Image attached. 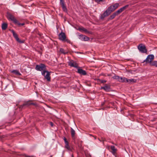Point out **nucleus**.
<instances>
[{"mask_svg": "<svg viewBox=\"0 0 157 157\" xmlns=\"http://www.w3.org/2000/svg\"><path fill=\"white\" fill-rule=\"evenodd\" d=\"M75 131L72 128H71V134L73 137H74L75 134Z\"/></svg>", "mask_w": 157, "mask_h": 157, "instance_id": "aec40b11", "label": "nucleus"}, {"mask_svg": "<svg viewBox=\"0 0 157 157\" xmlns=\"http://www.w3.org/2000/svg\"><path fill=\"white\" fill-rule=\"evenodd\" d=\"M7 27V25L6 23H3L2 24V28L3 30H5Z\"/></svg>", "mask_w": 157, "mask_h": 157, "instance_id": "a211bd4d", "label": "nucleus"}, {"mask_svg": "<svg viewBox=\"0 0 157 157\" xmlns=\"http://www.w3.org/2000/svg\"><path fill=\"white\" fill-rule=\"evenodd\" d=\"M136 79H133V78L128 79L127 78V82L130 83L135 82H136Z\"/></svg>", "mask_w": 157, "mask_h": 157, "instance_id": "4468645a", "label": "nucleus"}, {"mask_svg": "<svg viewBox=\"0 0 157 157\" xmlns=\"http://www.w3.org/2000/svg\"><path fill=\"white\" fill-rule=\"evenodd\" d=\"M111 149L112 150L111 152L113 155H115L117 149L115 148V147L113 146H110Z\"/></svg>", "mask_w": 157, "mask_h": 157, "instance_id": "ddd939ff", "label": "nucleus"}, {"mask_svg": "<svg viewBox=\"0 0 157 157\" xmlns=\"http://www.w3.org/2000/svg\"><path fill=\"white\" fill-rule=\"evenodd\" d=\"M117 15V14L116 13V12H115L114 13H113L112 15L110 16L109 19H112L113 18H114Z\"/></svg>", "mask_w": 157, "mask_h": 157, "instance_id": "412c9836", "label": "nucleus"}, {"mask_svg": "<svg viewBox=\"0 0 157 157\" xmlns=\"http://www.w3.org/2000/svg\"><path fill=\"white\" fill-rule=\"evenodd\" d=\"M59 51L61 53L64 54H65L67 53V52L66 51L65 52L64 49L62 48H60Z\"/></svg>", "mask_w": 157, "mask_h": 157, "instance_id": "5701e85b", "label": "nucleus"}, {"mask_svg": "<svg viewBox=\"0 0 157 157\" xmlns=\"http://www.w3.org/2000/svg\"><path fill=\"white\" fill-rule=\"evenodd\" d=\"M51 125L52 126H53V123H52L51 122Z\"/></svg>", "mask_w": 157, "mask_h": 157, "instance_id": "2f4dec72", "label": "nucleus"}, {"mask_svg": "<svg viewBox=\"0 0 157 157\" xmlns=\"http://www.w3.org/2000/svg\"><path fill=\"white\" fill-rule=\"evenodd\" d=\"M79 29L80 30H82L83 31H85V32L86 31V30L84 28H81V29Z\"/></svg>", "mask_w": 157, "mask_h": 157, "instance_id": "c85d7f7f", "label": "nucleus"}, {"mask_svg": "<svg viewBox=\"0 0 157 157\" xmlns=\"http://www.w3.org/2000/svg\"><path fill=\"white\" fill-rule=\"evenodd\" d=\"M35 69L39 71H42L41 72L42 75H43L44 78L47 79L48 81H50L51 78L50 77V72L45 70V66L43 64H41L40 65H36L35 67Z\"/></svg>", "mask_w": 157, "mask_h": 157, "instance_id": "f257e3e1", "label": "nucleus"}, {"mask_svg": "<svg viewBox=\"0 0 157 157\" xmlns=\"http://www.w3.org/2000/svg\"><path fill=\"white\" fill-rule=\"evenodd\" d=\"M34 103H26L25 104H23V105H34Z\"/></svg>", "mask_w": 157, "mask_h": 157, "instance_id": "393cba45", "label": "nucleus"}, {"mask_svg": "<svg viewBox=\"0 0 157 157\" xmlns=\"http://www.w3.org/2000/svg\"><path fill=\"white\" fill-rule=\"evenodd\" d=\"M120 77L118 76L117 75H114L112 77V78L114 79H115L117 80L118 81H119V79H120Z\"/></svg>", "mask_w": 157, "mask_h": 157, "instance_id": "b1692460", "label": "nucleus"}, {"mask_svg": "<svg viewBox=\"0 0 157 157\" xmlns=\"http://www.w3.org/2000/svg\"><path fill=\"white\" fill-rule=\"evenodd\" d=\"M138 49L142 53H146L147 52L145 45L142 44H140L138 46Z\"/></svg>", "mask_w": 157, "mask_h": 157, "instance_id": "7ed1b4c3", "label": "nucleus"}, {"mask_svg": "<svg viewBox=\"0 0 157 157\" xmlns=\"http://www.w3.org/2000/svg\"><path fill=\"white\" fill-rule=\"evenodd\" d=\"M128 6H124L122 7V8H120L118 10H117L116 12V13H117V15H118L120 13L122 12Z\"/></svg>", "mask_w": 157, "mask_h": 157, "instance_id": "1a4fd4ad", "label": "nucleus"}, {"mask_svg": "<svg viewBox=\"0 0 157 157\" xmlns=\"http://www.w3.org/2000/svg\"><path fill=\"white\" fill-rule=\"evenodd\" d=\"M101 89H103L105 91L108 92L110 90V88L109 86H108L107 85H105L104 86L101 87Z\"/></svg>", "mask_w": 157, "mask_h": 157, "instance_id": "9d476101", "label": "nucleus"}, {"mask_svg": "<svg viewBox=\"0 0 157 157\" xmlns=\"http://www.w3.org/2000/svg\"><path fill=\"white\" fill-rule=\"evenodd\" d=\"M60 3L61 5L65 4L64 3V1H63V0H60Z\"/></svg>", "mask_w": 157, "mask_h": 157, "instance_id": "bb28decb", "label": "nucleus"}, {"mask_svg": "<svg viewBox=\"0 0 157 157\" xmlns=\"http://www.w3.org/2000/svg\"><path fill=\"white\" fill-rule=\"evenodd\" d=\"M63 140L65 144V148L69 151H71V148L69 145V143L67 140L66 138L64 137V138Z\"/></svg>", "mask_w": 157, "mask_h": 157, "instance_id": "39448f33", "label": "nucleus"}, {"mask_svg": "<svg viewBox=\"0 0 157 157\" xmlns=\"http://www.w3.org/2000/svg\"><path fill=\"white\" fill-rule=\"evenodd\" d=\"M11 72L15 74L16 75H21V74L19 72V71L17 70H14L11 71Z\"/></svg>", "mask_w": 157, "mask_h": 157, "instance_id": "6ab92c4d", "label": "nucleus"}, {"mask_svg": "<svg viewBox=\"0 0 157 157\" xmlns=\"http://www.w3.org/2000/svg\"><path fill=\"white\" fill-rule=\"evenodd\" d=\"M59 39L62 41H64L66 36L65 34L63 32L61 33L59 35Z\"/></svg>", "mask_w": 157, "mask_h": 157, "instance_id": "0eeeda50", "label": "nucleus"}, {"mask_svg": "<svg viewBox=\"0 0 157 157\" xmlns=\"http://www.w3.org/2000/svg\"><path fill=\"white\" fill-rule=\"evenodd\" d=\"M11 32L13 33V36H14V37L15 38L16 40L17 41H19V38L18 37V36L17 33H16L13 30H10Z\"/></svg>", "mask_w": 157, "mask_h": 157, "instance_id": "9b49d317", "label": "nucleus"}, {"mask_svg": "<svg viewBox=\"0 0 157 157\" xmlns=\"http://www.w3.org/2000/svg\"><path fill=\"white\" fill-rule=\"evenodd\" d=\"M9 19L13 21L15 23H17L18 21L12 15L9 14L8 15Z\"/></svg>", "mask_w": 157, "mask_h": 157, "instance_id": "6e6552de", "label": "nucleus"}, {"mask_svg": "<svg viewBox=\"0 0 157 157\" xmlns=\"http://www.w3.org/2000/svg\"><path fill=\"white\" fill-rule=\"evenodd\" d=\"M64 11L66 12L67 11V9L65 4L61 5Z\"/></svg>", "mask_w": 157, "mask_h": 157, "instance_id": "4be33fe9", "label": "nucleus"}, {"mask_svg": "<svg viewBox=\"0 0 157 157\" xmlns=\"http://www.w3.org/2000/svg\"><path fill=\"white\" fill-rule=\"evenodd\" d=\"M154 58V55H149L147 56L146 59L144 61V62L146 63H151V61L153 60Z\"/></svg>", "mask_w": 157, "mask_h": 157, "instance_id": "20e7f679", "label": "nucleus"}, {"mask_svg": "<svg viewBox=\"0 0 157 157\" xmlns=\"http://www.w3.org/2000/svg\"><path fill=\"white\" fill-rule=\"evenodd\" d=\"M150 65L151 66H155L157 67V61H154L151 63H150Z\"/></svg>", "mask_w": 157, "mask_h": 157, "instance_id": "f3484780", "label": "nucleus"}, {"mask_svg": "<svg viewBox=\"0 0 157 157\" xmlns=\"http://www.w3.org/2000/svg\"><path fill=\"white\" fill-rule=\"evenodd\" d=\"M64 41L67 42V43H70V40L67 39H66V38L65 39V40H64Z\"/></svg>", "mask_w": 157, "mask_h": 157, "instance_id": "c756f323", "label": "nucleus"}, {"mask_svg": "<svg viewBox=\"0 0 157 157\" xmlns=\"http://www.w3.org/2000/svg\"><path fill=\"white\" fill-rule=\"evenodd\" d=\"M19 25H24V23H19L18 22H17V23H16Z\"/></svg>", "mask_w": 157, "mask_h": 157, "instance_id": "cd10ccee", "label": "nucleus"}, {"mask_svg": "<svg viewBox=\"0 0 157 157\" xmlns=\"http://www.w3.org/2000/svg\"><path fill=\"white\" fill-rule=\"evenodd\" d=\"M78 72L82 75H85L86 74V71L81 69H78Z\"/></svg>", "mask_w": 157, "mask_h": 157, "instance_id": "f8f14e48", "label": "nucleus"}, {"mask_svg": "<svg viewBox=\"0 0 157 157\" xmlns=\"http://www.w3.org/2000/svg\"><path fill=\"white\" fill-rule=\"evenodd\" d=\"M68 64L71 67L77 68L78 67V65L77 63L73 60H71L68 62Z\"/></svg>", "mask_w": 157, "mask_h": 157, "instance_id": "423d86ee", "label": "nucleus"}, {"mask_svg": "<svg viewBox=\"0 0 157 157\" xmlns=\"http://www.w3.org/2000/svg\"><path fill=\"white\" fill-rule=\"evenodd\" d=\"M81 38V40L84 41H88L89 40V38L88 37L83 35L80 36Z\"/></svg>", "mask_w": 157, "mask_h": 157, "instance_id": "2eb2a0df", "label": "nucleus"}, {"mask_svg": "<svg viewBox=\"0 0 157 157\" xmlns=\"http://www.w3.org/2000/svg\"><path fill=\"white\" fill-rule=\"evenodd\" d=\"M100 81L102 83H105L106 82V81L105 80H100Z\"/></svg>", "mask_w": 157, "mask_h": 157, "instance_id": "a878e982", "label": "nucleus"}, {"mask_svg": "<svg viewBox=\"0 0 157 157\" xmlns=\"http://www.w3.org/2000/svg\"><path fill=\"white\" fill-rule=\"evenodd\" d=\"M105 0H98V2H100L101 1L104 2V1H105Z\"/></svg>", "mask_w": 157, "mask_h": 157, "instance_id": "7c9ffc66", "label": "nucleus"}, {"mask_svg": "<svg viewBox=\"0 0 157 157\" xmlns=\"http://www.w3.org/2000/svg\"><path fill=\"white\" fill-rule=\"evenodd\" d=\"M119 5L118 3H116L113 5L110 6L106 10L104 13L101 15V18L103 19L105 17L108 16L113 11L116 9L118 6Z\"/></svg>", "mask_w": 157, "mask_h": 157, "instance_id": "f03ea898", "label": "nucleus"}, {"mask_svg": "<svg viewBox=\"0 0 157 157\" xmlns=\"http://www.w3.org/2000/svg\"><path fill=\"white\" fill-rule=\"evenodd\" d=\"M127 78L125 77H120L119 81L121 82H127Z\"/></svg>", "mask_w": 157, "mask_h": 157, "instance_id": "dca6fc26", "label": "nucleus"}]
</instances>
